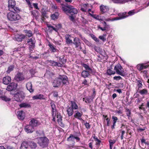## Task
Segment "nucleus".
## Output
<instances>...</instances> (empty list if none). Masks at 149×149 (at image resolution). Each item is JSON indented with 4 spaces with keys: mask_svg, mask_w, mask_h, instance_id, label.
Instances as JSON below:
<instances>
[{
    "mask_svg": "<svg viewBox=\"0 0 149 149\" xmlns=\"http://www.w3.org/2000/svg\"><path fill=\"white\" fill-rule=\"evenodd\" d=\"M50 105H51V106L52 108V110L54 109H56V106H55V105L54 104V101H51V102L50 103Z\"/></svg>",
    "mask_w": 149,
    "mask_h": 149,
    "instance_id": "de8ad7c7",
    "label": "nucleus"
},
{
    "mask_svg": "<svg viewBox=\"0 0 149 149\" xmlns=\"http://www.w3.org/2000/svg\"><path fill=\"white\" fill-rule=\"evenodd\" d=\"M92 38L96 42H99V40L94 35L92 36Z\"/></svg>",
    "mask_w": 149,
    "mask_h": 149,
    "instance_id": "6e6d98bb",
    "label": "nucleus"
},
{
    "mask_svg": "<svg viewBox=\"0 0 149 149\" xmlns=\"http://www.w3.org/2000/svg\"><path fill=\"white\" fill-rule=\"evenodd\" d=\"M92 16H93L92 17H93V18L97 20H99V17L98 15H92Z\"/></svg>",
    "mask_w": 149,
    "mask_h": 149,
    "instance_id": "13d9d810",
    "label": "nucleus"
},
{
    "mask_svg": "<svg viewBox=\"0 0 149 149\" xmlns=\"http://www.w3.org/2000/svg\"><path fill=\"white\" fill-rule=\"evenodd\" d=\"M70 104L71 105L70 107H71L73 109L75 110L78 109V106L76 103L74 101H71Z\"/></svg>",
    "mask_w": 149,
    "mask_h": 149,
    "instance_id": "c85d7f7f",
    "label": "nucleus"
},
{
    "mask_svg": "<svg viewBox=\"0 0 149 149\" xmlns=\"http://www.w3.org/2000/svg\"><path fill=\"white\" fill-rule=\"evenodd\" d=\"M73 43L75 45L76 48L79 47L81 45L80 40L77 37H75L74 38Z\"/></svg>",
    "mask_w": 149,
    "mask_h": 149,
    "instance_id": "aec40b11",
    "label": "nucleus"
},
{
    "mask_svg": "<svg viewBox=\"0 0 149 149\" xmlns=\"http://www.w3.org/2000/svg\"><path fill=\"white\" fill-rule=\"evenodd\" d=\"M38 143L42 148L46 147L48 146L49 140L45 136L38 138Z\"/></svg>",
    "mask_w": 149,
    "mask_h": 149,
    "instance_id": "7ed1b4c3",
    "label": "nucleus"
},
{
    "mask_svg": "<svg viewBox=\"0 0 149 149\" xmlns=\"http://www.w3.org/2000/svg\"><path fill=\"white\" fill-rule=\"evenodd\" d=\"M25 36L23 34H17L15 36L13 39L18 42H21L25 38Z\"/></svg>",
    "mask_w": 149,
    "mask_h": 149,
    "instance_id": "1a4fd4ad",
    "label": "nucleus"
},
{
    "mask_svg": "<svg viewBox=\"0 0 149 149\" xmlns=\"http://www.w3.org/2000/svg\"><path fill=\"white\" fill-rule=\"evenodd\" d=\"M138 92L141 95H146L147 94L148 91L146 89H144L142 90H137Z\"/></svg>",
    "mask_w": 149,
    "mask_h": 149,
    "instance_id": "72a5a7b5",
    "label": "nucleus"
},
{
    "mask_svg": "<svg viewBox=\"0 0 149 149\" xmlns=\"http://www.w3.org/2000/svg\"><path fill=\"white\" fill-rule=\"evenodd\" d=\"M30 146L32 148H35L37 147L36 143L33 141L31 142L29 144Z\"/></svg>",
    "mask_w": 149,
    "mask_h": 149,
    "instance_id": "c03bdc74",
    "label": "nucleus"
},
{
    "mask_svg": "<svg viewBox=\"0 0 149 149\" xmlns=\"http://www.w3.org/2000/svg\"><path fill=\"white\" fill-rule=\"evenodd\" d=\"M25 94L23 91H19L15 93L14 95V99L17 102L22 101L25 97Z\"/></svg>",
    "mask_w": 149,
    "mask_h": 149,
    "instance_id": "423d86ee",
    "label": "nucleus"
},
{
    "mask_svg": "<svg viewBox=\"0 0 149 149\" xmlns=\"http://www.w3.org/2000/svg\"><path fill=\"white\" fill-rule=\"evenodd\" d=\"M122 68L119 64L115 66L114 70L116 71V72L118 74L124 77L125 76L124 71L122 70Z\"/></svg>",
    "mask_w": 149,
    "mask_h": 149,
    "instance_id": "0eeeda50",
    "label": "nucleus"
},
{
    "mask_svg": "<svg viewBox=\"0 0 149 149\" xmlns=\"http://www.w3.org/2000/svg\"><path fill=\"white\" fill-rule=\"evenodd\" d=\"M32 99L34 100L39 99L38 95H36L33 96L32 97Z\"/></svg>",
    "mask_w": 149,
    "mask_h": 149,
    "instance_id": "774afa93",
    "label": "nucleus"
},
{
    "mask_svg": "<svg viewBox=\"0 0 149 149\" xmlns=\"http://www.w3.org/2000/svg\"><path fill=\"white\" fill-rule=\"evenodd\" d=\"M82 65L85 69V70H84L92 72V70L89 67V66L88 65L86 64L83 63Z\"/></svg>",
    "mask_w": 149,
    "mask_h": 149,
    "instance_id": "c9c22d12",
    "label": "nucleus"
},
{
    "mask_svg": "<svg viewBox=\"0 0 149 149\" xmlns=\"http://www.w3.org/2000/svg\"><path fill=\"white\" fill-rule=\"evenodd\" d=\"M49 28H52L53 30L55 31H56L57 32V29H56V27L55 28L54 26H48Z\"/></svg>",
    "mask_w": 149,
    "mask_h": 149,
    "instance_id": "0e129e2a",
    "label": "nucleus"
},
{
    "mask_svg": "<svg viewBox=\"0 0 149 149\" xmlns=\"http://www.w3.org/2000/svg\"><path fill=\"white\" fill-rule=\"evenodd\" d=\"M100 8L101 12L104 13L109 10V8L108 6H104V5H102L100 7Z\"/></svg>",
    "mask_w": 149,
    "mask_h": 149,
    "instance_id": "4be33fe9",
    "label": "nucleus"
},
{
    "mask_svg": "<svg viewBox=\"0 0 149 149\" xmlns=\"http://www.w3.org/2000/svg\"><path fill=\"white\" fill-rule=\"evenodd\" d=\"M61 8L63 11L67 15H68L71 5H69L66 3L65 5L61 4Z\"/></svg>",
    "mask_w": 149,
    "mask_h": 149,
    "instance_id": "9b49d317",
    "label": "nucleus"
},
{
    "mask_svg": "<svg viewBox=\"0 0 149 149\" xmlns=\"http://www.w3.org/2000/svg\"><path fill=\"white\" fill-rule=\"evenodd\" d=\"M29 144L26 141L23 142L21 144L20 149H28Z\"/></svg>",
    "mask_w": 149,
    "mask_h": 149,
    "instance_id": "cd10ccee",
    "label": "nucleus"
},
{
    "mask_svg": "<svg viewBox=\"0 0 149 149\" xmlns=\"http://www.w3.org/2000/svg\"><path fill=\"white\" fill-rule=\"evenodd\" d=\"M3 83L6 85H8L11 81V77L9 76L4 77L3 79Z\"/></svg>",
    "mask_w": 149,
    "mask_h": 149,
    "instance_id": "a211bd4d",
    "label": "nucleus"
},
{
    "mask_svg": "<svg viewBox=\"0 0 149 149\" xmlns=\"http://www.w3.org/2000/svg\"><path fill=\"white\" fill-rule=\"evenodd\" d=\"M136 83L137 87L138 88V90H139L140 89L142 88L143 85L142 83V82L140 80H136Z\"/></svg>",
    "mask_w": 149,
    "mask_h": 149,
    "instance_id": "473e14b6",
    "label": "nucleus"
},
{
    "mask_svg": "<svg viewBox=\"0 0 149 149\" xmlns=\"http://www.w3.org/2000/svg\"><path fill=\"white\" fill-rule=\"evenodd\" d=\"M19 106L20 108H30L31 107L30 104L27 102H22L20 104H19Z\"/></svg>",
    "mask_w": 149,
    "mask_h": 149,
    "instance_id": "393cba45",
    "label": "nucleus"
},
{
    "mask_svg": "<svg viewBox=\"0 0 149 149\" xmlns=\"http://www.w3.org/2000/svg\"><path fill=\"white\" fill-rule=\"evenodd\" d=\"M7 18L10 21H16L19 19L20 16L17 13L14 12V11H11L8 13Z\"/></svg>",
    "mask_w": 149,
    "mask_h": 149,
    "instance_id": "f03ea898",
    "label": "nucleus"
},
{
    "mask_svg": "<svg viewBox=\"0 0 149 149\" xmlns=\"http://www.w3.org/2000/svg\"><path fill=\"white\" fill-rule=\"evenodd\" d=\"M48 45L50 47V50L52 52H57V49H56V47L54 46L53 44L49 43Z\"/></svg>",
    "mask_w": 149,
    "mask_h": 149,
    "instance_id": "bb28decb",
    "label": "nucleus"
},
{
    "mask_svg": "<svg viewBox=\"0 0 149 149\" xmlns=\"http://www.w3.org/2000/svg\"><path fill=\"white\" fill-rule=\"evenodd\" d=\"M56 29H57V31L59 29L61 28L62 25L61 24H58L56 26Z\"/></svg>",
    "mask_w": 149,
    "mask_h": 149,
    "instance_id": "864d4df0",
    "label": "nucleus"
},
{
    "mask_svg": "<svg viewBox=\"0 0 149 149\" xmlns=\"http://www.w3.org/2000/svg\"><path fill=\"white\" fill-rule=\"evenodd\" d=\"M74 139H76L77 141H80V138L74 136L72 134H70V136L67 138V140L68 141H73Z\"/></svg>",
    "mask_w": 149,
    "mask_h": 149,
    "instance_id": "dca6fc26",
    "label": "nucleus"
},
{
    "mask_svg": "<svg viewBox=\"0 0 149 149\" xmlns=\"http://www.w3.org/2000/svg\"><path fill=\"white\" fill-rule=\"evenodd\" d=\"M57 113L56 109L52 110V117H53L54 119L55 118V116L57 115Z\"/></svg>",
    "mask_w": 149,
    "mask_h": 149,
    "instance_id": "37998d69",
    "label": "nucleus"
},
{
    "mask_svg": "<svg viewBox=\"0 0 149 149\" xmlns=\"http://www.w3.org/2000/svg\"><path fill=\"white\" fill-rule=\"evenodd\" d=\"M59 14L58 13H55L52 15L51 16V18L53 20H55L58 18Z\"/></svg>",
    "mask_w": 149,
    "mask_h": 149,
    "instance_id": "e433bc0d",
    "label": "nucleus"
},
{
    "mask_svg": "<svg viewBox=\"0 0 149 149\" xmlns=\"http://www.w3.org/2000/svg\"><path fill=\"white\" fill-rule=\"evenodd\" d=\"M15 68V66L13 65H10L8 68L6 72L8 74H9L12 71H13Z\"/></svg>",
    "mask_w": 149,
    "mask_h": 149,
    "instance_id": "f704fd0d",
    "label": "nucleus"
},
{
    "mask_svg": "<svg viewBox=\"0 0 149 149\" xmlns=\"http://www.w3.org/2000/svg\"><path fill=\"white\" fill-rule=\"evenodd\" d=\"M65 42L68 44H72L73 43V41L71 39V36L68 34H67L65 36Z\"/></svg>",
    "mask_w": 149,
    "mask_h": 149,
    "instance_id": "f3484780",
    "label": "nucleus"
},
{
    "mask_svg": "<svg viewBox=\"0 0 149 149\" xmlns=\"http://www.w3.org/2000/svg\"><path fill=\"white\" fill-rule=\"evenodd\" d=\"M82 85H86V86H89L88 81L86 79H85L82 82Z\"/></svg>",
    "mask_w": 149,
    "mask_h": 149,
    "instance_id": "603ef678",
    "label": "nucleus"
},
{
    "mask_svg": "<svg viewBox=\"0 0 149 149\" xmlns=\"http://www.w3.org/2000/svg\"><path fill=\"white\" fill-rule=\"evenodd\" d=\"M17 87L16 84L12 83L7 86L6 88V90L8 91H11L17 88Z\"/></svg>",
    "mask_w": 149,
    "mask_h": 149,
    "instance_id": "4468645a",
    "label": "nucleus"
},
{
    "mask_svg": "<svg viewBox=\"0 0 149 149\" xmlns=\"http://www.w3.org/2000/svg\"><path fill=\"white\" fill-rule=\"evenodd\" d=\"M16 2L15 1L9 0L8 1L9 10L10 11H14L17 12L19 11L18 7H16Z\"/></svg>",
    "mask_w": 149,
    "mask_h": 149,
    "instance_id": "39448f33",
    "label": "nucleus"
},
{
    "mask_svg": "<svg viewBox=\"0 0 149 149\" xmlns=\"http://www.w3.org/2000/svg\"><path fill=\"white\" fill-rule=\"evenodd\" d=\"M87 4L86 3L83 4L81 5V10L83 12L86 11Z\"/></svg>",
    "mask_w": 149,
    "mask_h": 149,
    "instance_id": "ea45409f",
    "label": "nucleus"
},
{
    "mask_svg": "<svg viewBox=\"0 0 149 149\" xmlns=\"http://www.w3.org/2000/svg\"><path fill=\"white\" fill-rule=\"evenodd\" d=\"M106 35H103L102 36H100L99 37V38L103 42L105 41L106 40V39L105 38Z\"/></svg>",
    "mask_w": 149,
    "mask_h": 149,
    "instance_id": "09e8293b",
    "label": "nucleus"
},
{
    "mask_svg": "<svg viewBox=\"0 0 149 149\" xmlns=\"http://www.w3.org/2000/svg\"><path fill=\"white\" fill-rule=\"evenodd\" d=\"M149 65L148 64H142L141 65H137V68L139 71L147 68Z\"/></svg>",
    "mask_w": 149,
    "mask_h": 149,
    "instance_id": "b1692460",
    "label": "nucleus"
},
{
    "mask_svg": "<svg viewBox=\"0 0 149 149\" xmlns=\"http://www.w3.org/2000/svg\"><path fill=\"white\" fill-rule=\"evenodd\" d=\"M126 112L127 116L129 117H130L131 115V111L129 109L127 108L126 109Z\"/></svg>",
    "mask_w": 149,
    "mask_h": 149,
    "instance_id": "8fccbe9b",
    "label": "nucleus"
},
{
    "mask_svg": "<svg viewBox=\"0 0 149 149\" xmlns=\"http://www.w3.org/2000/svg\"><path fill=\"white\" fill-rule=\"evenodd\" d=\"M126 13H120L118 14L119 17H116L113 18L111 21H114L115 20H118L126 18L128 16V15H125Z\"/></svg>",
    "mask_w": 149,
    "mask_h": 149,
    "instance_id": "9d476101",
    "label": "nucleus"
},
{
    "mask_svg": "<svg viewBox=\"0 0 149 149\" xmlns=\"http://www.w3.org/2000/svg\"><path fill=\"white\" fill-rule=\"evenodd\" d=\"M24 130L27 133H31L34 131V128L29 124L25 126Z\"/></svg>",
    "mask_w": 149,
    "mask_h": 149,
    "instance_id": "ddd939ff",
    "label": "nucleus"
},
{
    "mask_svg": "<svg viewBox=\"0 0 149 149\" xmlns=\"http://www.w3.org/2000/svg\"><path fill=\"white\" fill-rule=\"evenodd\" d=\"M73 109L71 108V107H68L67 110V112L68 115L69 116H72L74 113Z\"/></svg>",
    "mask_w": 149,
    "mask_h": 149,
    "instance_id": "7c9ffc66",
    "label": "nucleus"
},
{
    "mask_svg": "<svg viewBox=\"0 0 149 149\" xmlns=\"http://www.w3.org/2000/svg\"><path fill=\"white\" fill-rule=\"evenodd\" d=\"M85 125L86 127L87 128V129H89L90 127V126L89 124L87 122L86 123H85L84 124Z\"/></svg>",
    "mask_w": 149,
    "mask_h": 149,
    "instance_id": "bf43d9fd",
    "label": "nucleus"
},
{
    "mask_svg": "<svg viewBox=\"0 0 149 149\" xmlns=\"http://www.w3.org/2000/svg\"><path fill=\"white\" fill-rule=\"evenodd\" d=\"M92 72L84 70L81 73V75L84 78L88 77L90 75V73Z\"/></svg>",
    "mask_w": 149,
    "mask_h": 149,
    "instance_id": "412c9836",
    "label": "nucleus"
},
{
    "mask_svg": "<svg viewBox=\"0 0 149 149\" xmlns=\"http://www.w3.org/2000/svg\"><path fill=\"white\" fill-rule=\"evenodd\" d=\"M14 79L18 82H21L25 79V76L22 73L18 72L15 75Z\"/></svg>",
    "mask_w": 149,
    "mask_h": 149,
    "instance_id": "6e6552de",
    "label": "nucleus"
},
{
    "mask_svg": "<svg viewBox=\"0 0 149 149\" xmlns=\"http://www.w3.org/2000/svg\"><path fill=\"white\" fill-rule=\"evenodd\" d=\"M27 42L29 45V50H32V49H33L35 46V41L34 39H33L31 38L28 39L27 40Z\"/></svg>",
    "mask_w": 149,
    "mask_h": 149,
    "instance_id": "f8f14e48",
    "label": "nucleus"
},
{
    "mask_svg": "<svg viewBox=\"0 0 149 149\" xmlns=\"http://www.w3.org/2000/svg\"><path fill=\"white\" fill-rule=\"evenodd\" d=\"M52 8L54 10H56L58 9V7L56 5H52Z\"/></svg>",
    "mask_w": 149,
    "mask_h": 149,
    "instance_id": "680f3d73",
    "label": "nucleus"
},
{
    "mask_svg": "<svg viewBox=\"0 0 149 149\" xmlns=\"http://www.w3.org/2000/svg\"><path fill=\"white\" fill-rule=\"evenodd\" d=\"M81 20L82 22L84 24H86L87 23L88 21H87V20L86 19L84 18L83 17H81Z\"/></svg>",
    "mask_w": 149,
    "mask_h": 149,
    "instance_id": "4d7b16f0",
    "label": "nucleus"
},
{
    "mask_svg": "<svg viewBox=\"0 0 149 149\" xmlns=\"http://www.w3.org/2000/svg\"><path fill=\"white\" fill-rule=\"evenodd\" d=\"M112 119L113 120V122L114 123H116L117 122V121L118 120L117 118L115 116H112Z\"/></svg>",
    "mask_w": 149,
    "mask_h": 149,
    "instance_id": "5fc2aeb1",
    "label": "nucleus"
},
{
    "mask_svg": "<svg viewBox=\"0 0 149 149\" xmlns=\"http://www.w3.org/2000/svg\"><path fill=\"white\" fill-rule=\"evenodd\" d=\"M38 121L37 119L33 118L30 121L29 124L34 128L38 126Z\"/></svg>",
    "mask_w": 149,
    "mask_h": 149,
    "instance_id": "2eb2a0df",
    "label": "nucleus"
},
{
    "mask_svg": "<svg viewBox=\"0 0 149 149\" xmlns=\"http://www.w3.org/2000/svg\"><path fill=\"white\" fill-rule=\"evenodd\" d=\"M97 28L98 29H100L102 30V31H105V29L104 28H102L100 26V25H98L97 26Z\"/></svg>",
    "mask_w": 149,
    "mask_h": 149,
    "instance_id": "69168bd1",
    "label": "nucleus"
},
{
    "mask_svg": "<svg viewBox=\"0 0 149 149\" xmlns=\"http://www.w3.org/2000/svg\"><path fill=\"white\" fill-rule=\"evenodd\" d=\"M106 72L107 74L109 75L114 74L116 73V72L115 71H113L111 69H109L107 70Z\"/></svg>",
    "mask_w": 149,
    "mask_h": 149,
    "instance_id": "58836bf2",
    "label": "nucleus"
},
{
    "mask_svg": "<svg viewBox=\"0 0 149 149\" xmlns=\"http://www.w3.org/2000/svg\"><path fill=\"white\" fill-rule=\"evenodd\" d=\"M83 114V113H80L78 111H76V113L74 115V117L76 118L79 117H81Z\"/></svg>",
    "mask_w": 149,
    "mask_h": 149,
    "instance_id": "79ce46f5",
    "label": "nucleus"
},
{
    "mask_svg": "<svg viewBox=\"0 0 149 149\" xmlns=\"http://www.w3.org/2000/svg\"><path fill=\"white\" fill-rule=\"evenodd\" d=\"M25 33H26V35L29 37H30L33 35L32 31L31 30H26L25 31Z\"/></svg>",
    "mask_w": 149,
    "mask_h": 149,
    "instance_id": "a19ab883",
    "label": "nucleus"
},
{
    "mask_svg": "<svg viewBox=\"0 0 149 149\" xmlns=\"http://www.w3.org/2000/svg\"><path fill=\"white\" fill-rule=\"evenodd\" d=\"M68 79L65 75H60L58 77L55 79L53 81V85L54 87H57L59 86L62 83L63 84H66L68 81Z\"/></svg>",
    "mask_w": 149,
    "mask_h": 149,
    "instance_id": "f257e3e1",
    "label": "nucleus"
},
{
    "mask_svg": "<svg viewBox=\"0 0 149 149\" xmlns=\"http://www.w3.org/2000/svg\"><path fill=\"white\" fill-rule=\"evenodd\" d=\"M1 99L5 101H9L10 100V99L7 97L6 96H4L1 97Z\"/></svg>",
    "mask_w": 149,
    "mask_h": 149,
    "instance_id": "a18cd8bd",
    "label": "nucleus"
},
{
    "mask_svg": "<svg viewBox=\"0 0 149 149\" xmlns=\"http://www.w3.org/2000/svg\"><path fill=\"white\" fill-rule=\"evenodd\" d=\"M135 13V12L133 11H130L128 13V14L129 15H134Z\"/></svg>",
    "mask_w": 149,
    "mask_h": 149,
    "instance_id": "338daca9",
    "label": "nucleus"
},
{
    "mask_svg": "<svg viewBox=\"0 0 149 149\" xmlns=\"http://www.w3.org/2000/svg\"><path fill=\"white\" fill-rule=\"evenodd\" d=\"M17 116L19 119L23 120L24 117V112L23 111H18L17 113Z\"/></svg>",
    "mask_w": 149,
    "mask_h": 149,
    "instance_id": "5701e85b",
    "label": "nucleus"
},
{
    "mask_svg": "<svg viewBox=\"0 0 149 149\" xmlns=\"http://www.w3.org/2000/svg\"><path fill=\"white\" fill-rule=\"evenodd\" d=\"M26 88L31 93H32L34 91V89L32 88V85L31 82H28L26 84Z\"/></svg>",
    "mask_w": 149,
    "mask_h": 149,
    "instance_id": "6ab92c4d",
    "label": "nucleus"
},
{
    "mask_svg": "<svg viewBox=\"0 0 149 149\" xmlns=\"http://www.w3.org/2000/svg\"><path fill=\"white\" fill-rule=\"evenodd\" d=\"M33 5L36 9L39 10V8L38 7V4L37 3H33Z\"/></svg>",
    "mask_w": 149,
    "mask_h": 149,
    "instance_id": "052dcab7",
    "label": "nucleus"
},
{
    "mask_svg": "<svg viewBox=\"0 0 149 149\" xmlns=\"http://www.w3.org/2000/svg\"><path fill=\"white\" fill-rule=\"evenodd\" d=\"M78 12V10L73 6L71 5L70 8L69 10V11L68 12V14H70V15L69 16L70 19L73 22L74 20V18L75 17V14H77Z\"/></svg>",
    "mask_w": 149,
    "mask_h": 149,
    "instance_id": "20e7f679",
    "label": "nucleus"
},
{
    "mask_svg": "<svg viewBox=\"0 0 149 149\" xmlns=\"http://www.w3.org/2000/svg\"><path fill=\"white\" fill-rule=\"evenodd\" d=\"M38 95L39 99L40 100H45L46 97L44 95L42 94H39Z\"/></svg>",
    "mask_w": 149,
    "mask_h": 149,
    "instance_id": "49530a36",
    "label": "nucleus"
},
{
    "mask_svg": "<svg viewBox=\"0 0 149 149\" xmlns=\"http://www.w3.org/2000/svg\"><path fill=\"white\" fill-rule=\"evenodd\" d=\"M115 3L123 4L127 2L130 0H112Z\"/></svg>",
    "mask_w": 149,
    "mask_h": 149,
    "instance_id": "c756f323",
    "label": "nucleus"
},
{
    "mask_svg": "<svg viewBox=\"0 0 149 149\" xmlns=\"http://www.w3.org/2000/svg\"><path fill=\"white\" fill-rule=\"evenodd\" d=\"M113 79L116 80H118L122 79V78L120 76H115L113 77Z\"/></svg>",
    "mask_w": 149,
    "mask_h": 149,
    "instance_id": "3c124183",
    "label": "nucleus"
},
{
    "mask_svg": "<svg viewBox=\"0 0 149 149\" xmlns=\"http://www.w3.org/2000/svg\"><path fill=\"white\" fill-rule=\"evenodd\" d=\"M94 98L93 96H89V97H86L85 98H84V99L85 100V101L86 103H90L93 101Z\"/></svg>",
    "mask_w": 149,
    "mask_h": 149,
    "instance_id": "2f4dec72",
    "label": "nucleus"
},
{
    "mask_svg": "<svg viewBox=\"0 0 149 149\" xmlns=\"http://www.w3.org/2000/svg\"><path fill=\"white\" fill-rule=\"evenodd\" d=\"M57 116V121L58 123L60 124L61 123V120H62V117L61 116L60 113H57V115H56Z\"/></svg>",
    "mask_w": 149,
    "mask_h": 149,
    "instance_id": "4c0bfd02",
    "label": "nucleus"
},
{
    "mask_svg": "<svg viewBox=\"0 0 149 149\" xmlns=\"http://www.w3.org/2000/svg\"><path fill=\"white\" fill-rule=\"evenodd\" d=\"M104 28L105 29L106 31H108V30L110 28V26L109 25H107L106 26H104Z\"/></svg>",
    "mask_w": 149,
    "mask_h": 149,
    "instance_id": "e2e57ef3",
    "label": "nucleus"
},
{
    "mask_svg": "<svg viewBox=\"0 0 149 149\" xmlns=\"http://www.w3.org/2000/svg\"><path fill=\"white\" fill-rule=\"evenodd\" d=\"M50 63L52 64V66L61 67L63 66V65L58 62H56L53 61H50L49 62Z\"/></svg>",
    "mask_w": 149,
    "mask_h": 149,
    "instance_id": "a878e982",
    "label": "nucleus"
}]
</instances>
